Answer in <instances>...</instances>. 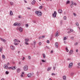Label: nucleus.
<instances>
[{"label": "nucleus", "mask_w": 80, "mask_h": 80, "mask_svg": "<svg viewBox=\"0 0 80 80\" xmlns=\"http://www.w3.org/2000/svg\"><path fill=\"white\" fill-rule=\"evenodd\" d=\"M35 13L36 15H38V17H41L42 15V13L40 11H36Z\"/></svg>", "instance_id": "obj_1"}, {"label": "nucleus", "mask_w": 80, "mask_h": 80, "mask_svg": "<svg viewBox=\"0 0 80 80\" xmlns=\"http://www.w3.org/2000/svg\"><path fill=\"white\" fill-rule=\"evenodd\" d=\"M54 13L52 14V16L54 18H55L57 17V12L56 11H54Z\"/></svg>", "instance_id": "obj_2"}, {"label": "nucleus", "mask_w": 80, "mask_h": 80, "mask_svg": "<svg viewBox=\"0 0 80 80\" xmlns=\"http://www.w3.org/2000/svg\"><path fill=\"white\" fill-rule=\"evenodd\" d=\"M21 24H20V23H17V22H15L13 24L14 26H18V27H19V26H20V25Z\"/></svg>", "instance_id": "obj_3"}, {"label": "nucleus", "mask_w": 80, "mask_h": 80, "mask_svg": "<svg viewBox=\"0 0 80 80\" xmlns=\"http://www.w3.org/2000/svg\"><path fill=\"white\" fill-rule=\"evenodd\" d=\"M10 48L11 49V50H15V47L14 46L11 45L10 46Z\"/></svg>", "instance_id": "obj_4"}, {"label": "nucleus", "mask_w": 80, "mask_h": 80, "mask_svg": "<svg viewBox=\"0 0 80 80\" xmlns=\"http://www.w3.org/2000/svg\"><path fill=\"white\" fill-rule=\"evenodd\" d=\"M23 69L25 71L27 70H28V67L27 66H24L23 67Z\"/></svg>", "instance_id": "obj_5"}, {"label": "nucleus", "mask_w": 80, "mask_h": 80, "mask_svg": "<svg viewBox=\"0 0 80 80\" xmlns=\"http://www.w3.org/2000/svg\"><path fill=\"white\" fill-rule=\"evenodd\" d=\"M73 66V63L71 62L69 64L68 67L69 68H72Z\"/></svg>", "instance_id": "obj_6"}, {"label": "nucleus", "mask_w": 80, "mask_h": 80, "mask_svg": "<svg viewBox=\"0 0 80 80\" xmlns=\"http://www.w3.org/2000/svg\"><path fill=\"white\" fill-rule=\"evenodd\" d=\"M16 67L14 66V67H9L8 68V69H12V70H14L15 69H16V68H15Z\"/></svg>", "instance_id": "obj_7"}, {"label": "nucleus", "mask_w": 80, "mask_h": 80, "mask_svg": "<svg viewBox=\"0 0 80 80\" xmlns=\"http://www.w3.org/2000/svg\"><path fill=\"white\" fill-rule=\"evenodd\" d=\"M19 30L20 32H23V28L21 27L19 28Z\"/></svg>", "instance_id": "obj_8"}, {"label": "nucleus", "mask_w": 80, "mask_h": 80, "mask_svg": "<svg viewBox=\"0 0 80 80\" xmlns=\"http://www.w3.org/2000/svg\"><path fill=\"white\" fill-rule=\"evenodd\" d=\"M59 35V32H56V35L55 36L56 37H58V35Z\"/></svg>", "instance_id": "obj_9"}, {"label": "nucleus", "mask_w": 80, "mask_h": 80, "mask_svg": "<svg viewBox=\"0 0 80 80\" xmlns=\"http://www.w3.org/2000/svg\"><path fill=\"white\" fill-rule=\"evenodd\" d=\"M73 50H71L69 52V54L70 55H72V54L73 53Z\"/></svg>", "instance_id": "obj_10"}, {"label": "nucleus", "mask_w": 80, "mask_h": 80, "mask_svg": "<svg viewBox=\"0 0 80 80\" xmlns=\"http://www.w3.org/2000/svg\"><path fill=\"white\" fill-rule=\"evenodd\" d=\"M58 12L59 13H62V10L61 9H59L58 10Z\"/></svg>", "instance_id": "obj_11"}, {"label": "nucleus", "mask_w": 80, "mask_h": 80, "mask_svg": "<svg viewBox=\"0 0 80 80\" xmlns=\"http://www.w3.org/2000/svg\"><path fill=\"white\" fill-rule=\"evenodd\" d=\"M55 46L57 48H58V42H56L55 43Z\"/></svg>", "instance_id": "obj_12"}, {"label": "nucleus", "mask_w": 80, "mask_h": 80, "mask_svg": "<svg viewBox=\"0 0 80 80\" xmlns=\"http://www.w3.org/2000/svg\"><path fill=\"white\" fill-rule=\"evenodd\" d=\"M32 74L31 73H30L29 74H28V77H32Z\"/></svg>", "instance_id": "obj_13"}, {"label": "nucleus", "mask_w": 80, "mask_h": 80, "mask_svg": "<svg viewBox=\"0 0 80 80\" xmlns=\"http://www.w3.org/2000/svg\"><path fill=\"white\" fill-rule=\"evenodd\" d=\"M36 2V1H35V0H33V2H32V5H34L35 3Z\"/></svg>", "instance_id": "obj_14"}, {"label": "nucleus", "mask_w": 80, "mask_h": 80, "mask_svg": "<svg viewBox=\"0 0 80 80\" xmlns=\"http://www.w3.org/2000/svg\"><path fill=\"white\" fill-rule=\"evenodd\" d=\"M4 67L6 69H7V68H8V66L7 65H5L4 66Z\"/></svg>", "instance_id": "obj_15"}, {"label": "nucleus", "mask_w": 80, "mask_h": 80, "mask_svg": "<svg viewBox=\"0 0 80 80\" xmlns=\"http://www.w3.org/2000/svg\"><path fill=\"white\" fill-rule=\"evenodd\" d=\"M10 15H13V12L12 11H10Z\"/></svg>", "instance_id": "obj_16"}, {"label": "nucleus", "mask_w": 80, "mask_h": 80, "mask_svg": "<svg viewBox=\"0 0 80 80\" xmlns=\"http://www.w3.org/2000/svg\"><path fill=\"white\" fill-rule=\"evenodd\" d=\"M17 72L18 73H19V72H20V68H18L17 69Z\"/></svg>", "instance_id": "obj_17"}, {"label": "nucleus", "mask_w": 80, "mask_h": 80, "mask_svg": "<svg viewBox=\"0 0 80 80\" xmlns=\"http://www.w3.org/2000/svg\"><path fill=\"white\" fill-rule=\"evenodd\" d=\"M25 41L26 42H29V39H25Z\"/></svg>", "instance_id": "obj_18"}, {"label": "nucleus", "mask_w": 80, "mask_h": 80, "mask_svg": "<svg viewBox=\"0 0 80 80\" xmlns=\"http://www.w3.org/2000/svg\"><path fill=\"white\" fill-rule=\"evenodd\" d=\"M63 80H66V76H63Z\"/></svg>", "instance_id": "obj_19"}, {"label": "nucleus", "mask_w": 80, "mask_h": 80, "mask_svg": "<svg viewBox=\"0 0 80 80\" xmlns=\"http://www.w3.org/2000/svg\"><path fill=\"white\" fill-rule=\"evenodd\" d=\"M14 42H16L17 43L18 42V39H15L14 40Z\"/></svg>", "instance_id": "obj_20"}, {"label": "nucleus", "mask_w": 80, "mask_h": 80, "mask_svg": "<svg viewBox=\"0 0 80 80\" xmlns=\"http://www.w3.org/2000/svg\"><path fill=\"white\" fill-rule=\"evenodd\" d=\"M70 3V1H68L66 2V4L67 5L68 3Z\"/></svg>", "instance_id": "obj_21"}, {"label": "nucleus", "mask_w": 80, "mask_h": 80, "mask_svg": "<svg viewBox=\"0 0 80 80\" xmlns=\"http://www.w3.org/2000/svg\"><path fill=\"white\" fill-rule=\"evenodd\" d=\"M2 58L3 59H5V55H2Z\"/></svg>", "instance_id": "obj_22"}, {"label": "nucleus", "mask_w": 80, "mask_h": 80, "mask_svg": "<svg viewBox=\"0 0 80 80\" xmlns=\"http://www.w3.org/2000/svg\"><path fill=\"white\" fill-rule=\"evenodd\" d=\"M23 75H24V72H23L22 73L21 75V77H23Z\"/></svg>", "instance_id": "obj_23"}, {"label": "nucleus", "mask_w": 80, "mask_h": 80, "mask_svg": "<svg viewBox=\"0 0 80 80\" xmlns=\"http://www.w3.org/2000/svg\"><path fill=\"white\" fill-rule=\"evenodd\" d=\"M66 51L67 52H68V47H66Z\"/></svg>", "instance_id": "obj_24"}, {"label": "nucleus", "mask_w": 80, "mask_h": 80, "mask_svg": "<svg viewBox=\"0 0 80 80\" xmlns=\"http://www.w3.org/2000/svg\"><path fill=\"white\" fill-rule=\"evenodd\" d=\"M52 68H49L48 69V71H49V70H51V69Z\"/></svg>", "instance_id": "obj_25"}, {"label": "nucleus", "mask_w": 80, "mask_h": 80, "mask_svg": "<svg viewBox=\"0 0 80 80\" xmlns=\"http://www.w3.org/2000/svg\"><path fill=\"white\" fill-rule=\"evenodd\" d=\"M42 55H43V57L44 58H45V57H46L45 54H42Z\"/></svg>", "instance_id": "obj_26"}, {"label": "nucleus", "mask_w": 80, "mask_h": 80, "mask_svg": "<svg viewBox=\"0 0 80 80\" xmlns=\"http://www.w3.org/2000/svg\"><path fill=\"white\" fill-rule=\"evenodd\" d=\"M71 3H72L71 4V5H74V4H73V1H71Z\"/></svg>", "instance_id": "obj_27"}, {"label": "nucleus", "mask_w": 80, "mask_h": 80, "mask_svg": "<svg viewBox=\"0 0 80 80\" xmlns=\"http://www.w3.org/2000/svg\"><path fill=\"white\" fill-rule=\"evenodd\" d=\"M37 75L38 76L39 75V72L38 71L37 72Z\"/></svg>", "instance_id": "obj_28"}, {"label": "nucleus", "mask_w": 80, "mask_h": 80, "mask_svg": "<svg viewBox=\"0 0 80 80\" xmlns=\"http://www.w3.org/2000/svg\"><path fill=\"white\" fill-rule=\"evenodd\" d=\"M5 73L6 74V75H8V73H9V72H8V71H6L5 72Z\"/></svg>", "instance_id": "obj_29"}, {"label": "nucleus", "mask_w": 80, "mask_h": 80, "mask_svg": "<svg viewBox=\"0 0 80 80\" xmlns=\"http://www.w3.org/2000/svg\"><path fill=\"white\" fill-rule=\"evenodd\" d=\"M42 8H43V6H40L39 7L40 9H42Z\"/></svg>", "instance_id": "obj_30"}, {"label": "nucleus", "mask_w": 80, "mask_h": 80, "mask_svg": "<svg viewBox=\"0 0 80 80\" xmlns=\"http://www.w3.org/2000/svg\"><path fill=\"white\" fill-rule=\"evenodd\" d=\"M67 38L66 37H64V38L63 39V40H67Z\"/></svg>", "instance_id": "obj_31"}, {"label": "nucleus", "mask_w": 80, "mask_h": 80, "mask_svg": "<svg viewBox=\"0 0 80 80\" xmlns=\"http://www.w3.org/2000/svg\"><path fill=\"white\" fill-rule=\"evenodd\" d=\"M70 32H73V30L72 29H70Z\"/></svg>", "instance_id": "obj_32"}, {"label": "nucleus", "mask_w": 80, "mask_h": 80, "mask_svg": "<svg viewBox=\"0 0 80 80\" xmlns=\"http://www.w3.org/2000/svg\"><path fill=\"white\" fill-rule=\"evenodd\" d=\"M10 4L11 5H13V2H10Z\"/></svg>", "instance_id": "obj_33"}, {"label": "nucleus", "mask_w": 80, "mask_h": 80, "mask_svg": "<svg viewBox=\"0 0 80 80\" xmlns=\"http://www.w3.org/2000/svg\"><path fill=\"white\" fill-rule=\"evenodd\" d=\"M2 47L0 48V52H2Z\"/></svg>", "instance_id": "obj_34"}, {"label": "nucleus", "mask_w": 80, "mask_h": 80, "mask_svg": "<svg viewBox=\"0 0 80 80\" xmlns=\"http://www.w3.org/2000/svg\"><path fill=\"white\" fill-rule=\"evenodd\" d=\"M25 26H26V27L28 28V24H26Z\"/></svg>", "instance_id": "obj_35"}, {"label": "nucleus", "mask_w": 80, "mask_h": 80, "mask_svg": "<svg viewBox=\"0 0 80 80\" xmlns=\"http://www.w3.org/2000/svg\"><path fill=\"white\" fill-rule=\"evenodd\" d=\"M78 45V42H76L74 43V45Z\"/></svg>", "instance_id": "obj_36"}, {"label": "nucleus", "mask_w": 80, "mask_h": 80, "mask_svg": "<svg viewBox=\"0 0 80 80\" xmlns=\"http://www.w3.org/2000/svg\"><path fill=\"white\" fill-rule=\"evenodd\" d=\"M36 43H37V42H35V41H34L33 42V43H34V45H35V44H36Z\"/></svg>", "instance_id": "obj_37"}, {"label": "nucleus", "mask_w": 80, "mask_h": 80, "mask_svg": "<svg viewBox=\"0 0 80 80\" xmlns=\"http://www.w3.org/2000/svg\"><path fill=\"white\" fill-rule=\"evenodd\" d=\"M42 62H46V60H42Z\"/></svg>", "instance_id": "obj_38"}, {"label": "nucleus", "mask_w": 80, "mask_h": 80, "mask_svg": "<svg viewBox=\"0 0 80 80\" xmlns=\"http://www.w3.org/2000/svg\"><path fill=\"white\" fill-rule=\"evenodd\" d=\"M64 20H67V17L66 16H64Z\"/></svg>", "instance_id": "obj_39"}, {"label": "nucleus", "mask_w": 80, "mask_h": 80, "mask_svg": "<svg viewBox=\"0 0 80 80\" xmlns=\"http://www.w3.org/2000/svg\"><path fill=\"white\" fill-rule=\"evenodd\" d=\"M47 43H50V41L49 40H48L47 41Z\"/></svg>", "instance_id": "obj_40"}, {"label": "nucleus", "mask_w": 80, "mask_h": 80, "mask_svg": "<svg viewBox=\"0 0 80 80\" xmlns=\"http://www.w3.org/2000/svg\"><path fill=\"white\" fill-rule=\"evenodd\" d=\"M76 25H78V23L77 22H76Z\"/></svg>", "instance_id": "obj_41"}, {"label": "nucleus", "mask_w": 80, "mask_h": 80, "mask_svg": "<svg viewBox=\"0 0 80 80\" xmlns=\"http://www.w3.org/2000/svg\"><path fill=\"white\" fill-rule=\"evenodd\" d=\"M73 74H74V73H73L72 72L71 74V76H73Z\"/></svg>", "instance_id": "obj_42"}, {"label": "nucleus", "mask_w": 80, "mask_h": 80, "mask_svg": "<svg viewBox=\"0 0 80 80\" xmlns=\"http://www.w3.org/2000/svg\"><path fill=\"white\" fill-rule=\"evenodd\" d=\"M41 37L42 38H45V36H41Z\"/></svg>", "instance_id": "obj_43"}, {"label": "nucleus", "mask_w": 80, "mask_h": 80, "mask_svg": "<svg viewBox=\"0 0 80 80\" xmlns=\"http://www.w3.org/2000/svg\"><path fill=\"white\" fill-rule=\"evenodd\" d=\"M18 18H22V16H18Z\"/></svg>", "instance_id": "obj_44"}, {"label": "nucleus", "mask_w": 80, "mask_h": 80, "mask_svg": "<svg viewBox=\"0 0 80 80\" xmlns=\"http://www.w3.org/2000/svg\"><path fill=\"white\" fill-rule=\"evenodd\" d=\"M68 34L71 33V32H70V31H68Z\"/></svg>", "instance_id": "obj_45"}, {"label": "nucleus", "mask_w": 80, "mask_h": 80, "mask_svg": "<svg viewBox=\"0 0 80 80\" xmlns=\"http://www.w3.org/2000/svg\"><path fill=\"white\" fill-rule=\"evenodd\" d=\"M25 44H26V45H28V43L27 42H25Z\"/></svg>", "instance_id": "obj_46"}, {"label": "nucleus", "mask_w": 80, "mask_h": 80, "mask_svg": "<svg viewBox=\"0 0 80 80\" xmlns=\"http://www.w3.org/2000/svg\"><path fill=\"white\" fill-rule=\"evenodd\" d=\"M38 39H42V36H40L39 37Z\"/></svg>", "instance_id": "obj_47"}, {"label": "nucleus", "mask_w": 80, "mask_h": 80, "mask_svg": "<svg viewBox=\"0 0 80 80\" xmlns=\"http://www.w3.org/2000/svg\"><path fill=\"white\" fill-rule=\"evenodd\" d=\"M2 42H6V40L5 39H3V40H2Z\"/></svg>", "instance_id": "obj_48"}, {"label": "nucleus", "mask_w": 80, "mask_h": 80, "mask_svg": "<svg viewBox=\"0 0 80 80\" xmlns=\"http://www.w3.org/2000/svg\"><path fill=\"white\" fill-rule=\"evenodd\" d=\"M71 39L72 40H73L74 39V38L73 37H71Z\"/></svg>", "instance_id": "obj_49"}, {"label": "nucleus", "mask_w": 80, "mask_h": 80, "mask_svg": "<svg viewBox=\"0 0 80 80\" xmlns=\"http://www.w3.org/2000/svg\"><path fill=\"white\" fill-rule=\"evenodd\" d=\"M39 45H42V43H41V42H39Z\"/></svg>", "instance_id": "obj_50"}, {"label": "nucleus", "mask_w": 80, "mask_h": 80, "mask_svg": "<svg viewBox=\"0 0 80 80\" xmlns=\"http://www.w3.org/2000/svg\"><path fill=\"white\" fill-rule=\"evenodd\" d=\"M73 5H72V4H71L70 5V7H71V8H72V7H73Z\"/></svg>", "instance_id": "obj_51"}, {"label": "nucleus", "mask_w": 80, "mask_h": 80, "mask_svg": "<svg viewBox=\"0 0 80 80\" xmlns=\"http://www.w3.org/2000/svg\"><path fill=\"white\" fill-rule=\"evenodd\" d=\"M52 75H55V73H52Z\"/></svg>", "instance_id": "obj_52"}, {"label": "nucleus", "mask_w": 80, "mask_h": 80, "mask_svg": "<svg viewBox=\"0 0 80 80\" xmlns=\"http://www.w3.org/2000/svg\"><path fill=\"white\" fill-rule=\"evenodd\" d=\"M55 68H56V67H53V70H55Z\"/></svg>", "instance_id": "obj_53"}, {"label": "nucleus", "mask_w": 80, "mask_h": 80, "mask_svg": "<svg viewBox=\"0 0 80 80\" xmlns=\"http://www.w3.org/2000/svg\"><path fill=\"white\" fill-rule=\"evenodd\" d=\"M73 14L74 15V16H76V13H73Z\"/></svg>", "instance_id": "obj_54"}, {"label": "nucleus", "mask_w": 80, "mask_h": 80, "mask_svg": "<svg viewBox=\"0 0 80 80\" xmlns=\"http://www.w3.org/2000/svg\"><path fill=\"white\" fill-rule=\"evenodd\" d=\"M28 58L29 60H30V58H31L30 57V56H28Z\"/></svg>", "instance_id": "obj_55"}, {"label": "nucleus", "mask_w": 80, "mask_h": 80, "mask_svg": "<svg viewBox=\"0 0 80 80\" xmlns=\"http://www.w3.org/2000/svg\"><path fill=\"white\" fill-rule=\"evenodd\" d=\"M53 53V50H52L51 52V53Z\"/></svg>", "instance_id": "obj_56"}, {"label": "nucleus", "mask_w": 80, "mask_h": 80, "mask_svg": "<svg viewBox=\"0 0 80 80\" xmlns=\"http://www.w3.org/2000/svg\"><path fill=\"white\" fill-rule=\"evenodd\" d=\"M27 8V9H28V10H31V8Z\"/></svg>", "instance_id": "obj_57"}, {"label": "nucleus", "mask_w": 80, "mask_h": 80, "mask_svg": "<svg viewBox=\"0 0 80 80\" xmlns=\"http://www.w3.org/2000/svg\"><path fill=\"white\" fill-rule=\"evenodd\" d=\"M24 2H25L26 3H27V2L26 0H24Z\"/></svg>", "instance_id": "obj_58"}, {"label": "nucleus", "mask_w": 80, "mask_h": 80, "mask_svg": "<svg viewBox=\"0 0 80 80\" xmlns=\"http://www.w3.org/2000/svg\"><path fill=\"white\" fill-rule=\"evenodd\" d=\"M18 43H14V44L15 45H18Z\"/></svg>", "instance_id": "obj_59"}, {"label": "nucleus", "mask_w": 80, "mask_h": 80, "mask_svg": "<svg viewBox=\"0 0 80 80\" xmlns=\"http://www.w3.org/2000/svg\"><path fill=\"white\" fill-rule=\"evenodd\" d=\"M64 43H65V44H67V42H66V41H64Z\"/></svg>", "instance_id": "obj_60"}, {"label": "nucleus", "mask_w": 80, "mask_h": 80, "mask_svg": "<svg viewBox=\"0 0 80 80\" xmlns=\"http://www.w3.org/2000/svg\"><path fill=\"white\" fill-rule=\"evenodd\" d=\"M0 39L1 40V41H3V39L2 38H0Z\"/></svg>", "instance_id": "obj_61"}, {"label": "nucleus", "mask_w": 80, "mask_h": 80, "mask_svg": "<svg viewBox=\"0 0 80 80\" xmlns=\"http://www.w3.org/2000/svg\"><path fill=\"white\" fill-rule=\"evenodd\" d=\"M7 65H10V63H9V62H8V63H7Z\"/></svg>", "instance_id": "obj_62"}, {"label": "nucleus", "mask_w": 80, "mask_h": 80, "mask_svg": "<svg viewBox=\"0 0 80 80\" xmlns=\"http://www.w3.org/2000/svg\"><path fill=\"white\" fill-rule=\"evenodd\" d=\"M76 52H78V49H76Z\"/></svg>", "instance_id": "obj_63"}, {"label": "nucleus", "mask_w": 80, "mask_h": 80, "mask_svg": "<svg viewBox=\"0 0 80 80\" xmlns=\"http://www.w3.org/2000/svg\"><path fill=\"white\" fill-rule=\"evenodd\" d=\"M70 59H69V58H67V60H70Z\"/></svg>", "instance_id": "obj_64"}]
</instances>
